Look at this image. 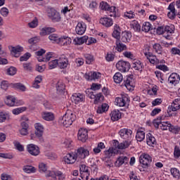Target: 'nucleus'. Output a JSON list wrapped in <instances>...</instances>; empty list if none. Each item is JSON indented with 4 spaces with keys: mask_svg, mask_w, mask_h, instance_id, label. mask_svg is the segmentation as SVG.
Here are the masks:
<instances>
[{
    "mask_svg": "<svg viewBox=\"0 0 180 180\" xmlns=\"http://www.w3.org/2000/svg\"><path fill=\"white\" fill-rule=\"evenodd\" d=\"M161 120H162V116L158 117L157 119L154 120L153 122V126L157 130L160 127L161 130H169V131L174 134L179 133V127L174 126L169 122H161Z\"/></svg>",
    "mask_w": 180,
    "mask_h": 180,
    "instance_id": "nucleus-1",
    "label": "nucleus"
},
{
    "mask_svg": "<svg viewBox=\"0 0 180 180\" xmlns=\"http://www.w3.org/2000/svg\"><path fill=\"white\" fill-rule=\"evenodd\" d=\"M139 162L143 168H149V167H151L153 158L148 153H142L139 157Z\"/></svg>",
    "mask_w": 180,
    "mask_h": 180,
    "instance_id": "nucleus-2",
    "label": "nucleus"
},
{
    "mask_svg": "<svg viewBox=\"0 0 180 180\" xmlns=\"http://www.w3.org/2000/svg\"><path fill=\"white\" fill-rule=\"evenodd\" d=\"M129 102H130V99L129 98V95L126 94H121V96L120 97H117L115 101V105L120 108H123V106L127 105Z\"/></svg>",
    "mask_w": 180,
    "mask_h": 180,
    "instance_id": "nucleus-3",
    "label": "nucleus"
},
{
    "mask_svg": "<svg viewBox=\"0 0 180 180\" xmlns=\"http://www.w3.org/2000/svg\"><path fill=\"white\" fill-rule=\"evenodd\" d=\"M34 134L36 137L39 139L41 143H43V141H44V139H43V134H44V127L41 123H36L34 124Z\"/></svg>",
    "mask_w": 180,
    "mask_h": 180,
    "instance_id": "nucleus-4",
    "label": "nucleus"
},
{
    "mask_svg": "<svg viewBox=\"0 0 180 180\" xmlns=\"http://www.w3.org/2000/svg\"><path fill=\"white\" fill-rule=\"evenodd\" d=\"M80 176L83 180L89 179V176L91 175V172H89V167L86 165H80L79 166Z\"/></svg>",
    "mask_w": 180,
    "mask_h": 180,
    "instance_id": "nucleus-5",
    "label": "nucleus"
},
{
    "mask_svg": "<svg viewBox=\"0 0 180 180\" xmlns=\"http://www.w3.org/2000/svg\"><path fill=\"white\" fill-rule=\"evenodd\" d=\"M116 68L121 72H127L130 70V63L124 60H119L116 64Z\"/></svg>",
    "mask_w": 180,
    "mask_h": 180,
    "instance_id": "nucleus-6",
    "label": "nucleus"
},
{
    "mask_svg": "<svg viewBox=\"0 0 180 180\" xmlns=\"http://www.w3.org/2000/svg\"><path fill=\"white\" fill-rule=\"evenodd\" d=\"M46 176H51L52 178V180H57V176L58 178V180H64L65 179V176L63 172L60 171L56 172H51V171H47L46 172Z\"/></svg>",
    "mask_w": 180,
    "mask_h": 180,
    "instance_id": "nucleus-7",
    "label": "nucleus"
},
{
    "mask_svg": "<svg viewBox=\"0 0 180 180\" xmlns=\"http://www.w3.org/2000/svg\"><path fill=\"white\" fill-rule=\"evenodd\" d=\"M86 40H88L87 36L76 38L72 37V39L69 37L68 43H70V44H75V46H81V44H84V43H86Z\"/></svg>",
    "mask_w": 180,
    "mask_h": 180,
    "instance_id": "nucleus-8",
    "label": "nucleus"
},
{
    "mask_svg": "<svg viewBox=\"0 0 180 180\" xmlns=\"http://www.w3.org/2000/svg\"><path fill=\"white\" fill-rule=\"evenodd\" d=\"M124 85L128 91H133V88H134V76L133 75L127 76L126 79H124Z\"/></svg>",
    "mask_w": 180,
    "mask_h": 180,
    "instance_id": "nucleus-9",
    "label": "nucleus"
},
{
    "mask_svg": "<svg viewBox=\"0 0 180 180\" xmlns=\"http://www.w3.org/2000/svg\"><path fill=\"white\" fill-rule=\"evenodd\" d=\"M70 100L72 103L78 105V103H81V102H85V96L81 93H75L70 97Z\"/></svg>",
    "mask_w": 180,
    "mask_h": 180,
    "instance_id": "nucleus-10",
    "label": "nucleus"
},
{
    "mask_svg": "<svg viewBox=\"0 0 180 180\" xmlns=\"http://www.w3.org/2000/svg\"><path fill=\"white\" fill-rule=\"evenodd\" d=\"M133 131L129 129H122L118 132V134L120 136L121 139L123 140H129L131 141V134Z\"/></svg>",
    "mask_w": 180,
    "mask_h": 180,
    "instance_id": "nucleus-11",
    "label": "nucleus"
},
{
    "mask_svg": "<svg viewBox=\"0 0 180 180\" xmlns=\"http://www.w3.org/2000/svg\"><path fill=\"white\" fill-rule=\"evenodd\" d=\"M77 158H80V160H85L86 157H89V151L88 149L80 147L77 150H75Z\"/></svg>",
    "mask_w": 180,
    "mask_h": 180,
    "instance_id": "nucleus-12",
    "label": "nucleus"
},
{
    "mask_svg": "<svg viewBox=\"0 0 180 180\" xmlns=\"http://www.w3.org/2000/svg\"><path fill=\"white\" fill-rule=\"evenodd\" d=\"M130 144H131V141L130 140H124L120 143H119V141H115L114 143V146L115 148H117V150H126V148H129V147H130Z\"/></svg>",
    "mask_w": 180,
    "mask_h": 180,
    "instance_id": "nucleus-13",
    "label": "nucleus"
},
{
    "mask_svg": "<svg viewBox=\"0 0 180 180\" xmlns=\"http://www.w3.org/2000/svg\"><path fill=\"white\" fill-rule=\"evenodd\" d=\"M27 150L29 153L31 154V155H34V157H37V155H39V154H40V148H39V146L33 143L27 145Z\"/></svg>",
    "mask_w": 180,
    "mask_h": 180,
    "instance_id": "nucleus-14",
    "label": "nucleus"
},
{
    "mask_svg": "<svg viewBox=\"0 0 180 180\" xmlns=\"http://www.w3.org/2000/svg\"><path fill=\"white\" fill-rule=\"evenodd\" d=\"M77 139L82 143H85L88 140V130L81 128L77 134Z\"/></svg>",
    "mask_w": 180,
    "mask_h": 180,
    "instance_id": "nucleus-15",
    "label": "nucleus"
},
{
    "mask_svg": "<svg viewBox=\"0 0 180 180\" xmlns=\"http://www.w3.org/2000/svg\"><path fill=\"white\" fill-rule=\"evenodd\" d=\"M84 78L87 81H92L94 79H99V78H101V72H90L89 73H86L84 75Z\"/></svg>",
    "mask_w": 180,
    "mask_h": 180,
    "instance_id": "nucleus-16",
    "label": "nucleus"
},
{
    "mask_svg": "<svg viewBox=\"0 0 180 180\" xmlns=\"http://www.w3.org/2000/svg\"><path fill=\"white\" fill-rule=\"evenodd\" d=\"M75 31L77 34L82 35L86 31V25L84 22H78Z\"/></svg>",
    "mask_w": 180,
    "mask_h": 180,
    "instance_id": "nucleus-17",
    "label": "nucleus"
},
{
    "mask_svg": "<svg viewBox=\"0 0 180 180\" xmlns=\"http://www.w3.org/2000/svg\"><path fill=\"white\" fill-rule=\"evenodd\" d=\"M131 32L129 31H124L122 32L120 39L122 43H129V41L131 40Z\"/></svg>",
    "mask_w": 180,
    "mask_h": 180,
    "instance_id": "nucleus-18",
    "label": "nucleus"
},
{
    "mask_svg": "<svg viewBox=\"0 0 180 180\" xmlns=\"http://www.w3.org/2000/svg\"><path fill=\"white\" fill-rule=\"evenodd\" d=\"M179 81L180 77L179 75H178L177 73H172L168 79V82H169V84H172L174 86L177 84H179Z\"/></svg>",
    "mask_w": 180,
    "mask_h": 180,
    "instance_id": "nucleus-19",
    "label": "nucleus"
},
{
    "mask_svg": "<svg viewBox=\"0 0 180 180\" xmlns=\"http://www.w3.org/2000/svg\"><path fill=\"white\" fill-rule=\"evenodd\" d=\"M21 129H20L21 136H27L29 134V124L27 122L22 121L21 122Z\"/></svg>",
    "mask_w": 180,
    "mask_h": 180,
    "instance_id": "nucleus-20",
    "label": "nucleus"
},
{
    "mask_svg": "<svg viewBox=\"0 0 180 180\" xmlns=\"http://www.w3.org/2000/svg\"><path fill=\"white\" fill-rule=\"evenodd\" d=\"M58 65L60 69L67 68L68 66V59L65 58V56L63 55L59 60H58Z\"/></svg>",
    "mask_w": 180,
    "mask_h": 180,
    "instance_id": "nucleus-21",
    "label": "nucleus"
},
{
    "mask_svg": "<svg viewBox=\"0 0 180 180\" xmlns=\"http://www.w3.org/2000/svg\"><path fill=\"white\" fill-rule=\"evenodd\" d=\"M110 116L112 122H117L120 119V117H122V113L119 110H113L110 114Z\"/></svg>",
    "mask_w": 180,
    "mask_h": 180,
    "instance_id": "nucleus-22",
    "label": "nucleus"
},
{
    "mask_svg": "<svg viewBox=\"0 0 180 180\" xmlns=\"http://www.w3.org/2000/svg\"><path fill=\"white\" fill-rule=\"evenodd\" d=\"M146 143L148 146H150V147H153L154 144H157V140L155 139V137L151 134V133L146 134Z\"/></svg>",
    "mask_w": 180,
    "mask_h": 180,
    "instance_id": "nucleus-23",
    "label": "nucleus"
},
{
    "mask_svg": "<svg viewBox=\"0 0 180 180\" xmlns=\"http://www.w3.org/2000/svg\"><path fill=\"white\" fill-rule=\"evenodd\" d=\"M136 139L137 141H139L140 143H141V141H143V140H144V139H146V132H144V129L139 128L137 130Z\"/></svg>",
    "mask_w": 180,
    "mask_h": 180,
    "instance_id": "nucleus-24",
    "label": "nucleus"
},
{
    "mask_svg": "<svg viewBox=\"0 0 180 180\" xmlns=\"http://www.w3.org/2000/svg\"><path fill=\"white\" fill-rule=\"evenodd\" d=\"M129 162V158L127 156H120L115 163V167H122V164H127Z\"/></svg>",
    "mask_w": 180,
    "mask_h": 180,
    "instance_id": "nucleus-25",
    "label": "nucleus"
},
{
    "mask_svg": "<svg viewBox=\"0 0 180 180\" xmlns=\"http://www.w3.org/2000/svg\"><path fill=\"white\" fill-rule=\"evenodd\" d=\"M100 23L105 27H110L113 25V20L109 18H102L100 19Z\"/></svg>",
    "mask_w": 180,
    "mask_h": 180,
    "instance_id": "nucleus-26",
    "label": "nucleus"
},
{
    "mask_svg": "<svg viewBox=\"0 0 180 180\" xmlns=\"http://www.w3.org/2000/svg\"><path fill=\"white\" fill-rule=\"evenodd\" d=\"M54 32H56L55 28L45 27L41 30L39 34L40 36H46V34H50V33H54Z\"/></svg>",
    "mask_w": 180,
    "mask_h": 180,
    "instance_id": "nucleus-27",
    "label": "nucleus"
},
{
    "mask_svg": "<svg viewBox=\"0 0 180 180\" xmlns=\"http://www.w3.org/2000/svg\"><path fill=\"white\" fill-rule=\"evenodd\" d=\"M145 56H146L150 64H160V60L157 58V56H153V53H149L148 56H147V53H145Z\"/></svg>",
    "mask_w": 180,
    "mask_h": 180,
    "instance_id": "nucleus-28",
    "label": "nucleus"
},
{
    "mask_svg": "<svg viewBox=\"0 0 180 180\" xmlns=\"http://www.w3.org/2000/svg\"><path fill=\"white\" fill-rule=\"evenodd\" d=\"M108 13V16H110L111 18H120V15L116 13V7L115 6H110L108 7V9L107 10Z\"/></svg>",
    "mask_w": 180,
    "mask_h": 180,
    "instance_id": "nucleus-29",
    "label": "nucleus"
},
{
    "mask_svg": "<svg viewBox=\"0 0 180 180\" xmlns=\"http://www.w3.org/2000/svg\"><path fill=\"white\" fill-rule=\"evenodd\" d=\"M59 124L66 129L68 127V115H67V112L59 120Z\"/></svg>",
    "mask_w": 180,
    "mask_h": 180,
    "instance_id": "nucleus-30",
    "label": "nucleus"
},
{
    "mask_svg": "<svg viewBox=\"0 0 180 180\" xmlns=\"http://www.w3.org/2000/svg\"><path fill=\"white\" fill-rule=\"evenodd\" d=\"M56 91L58 94H63L65 91V84L61 81H58L56 84Z\"/></svg>",
    "mask_w": 180,
    "mask_h": 180,
    "instance_id": "nucleus-31",
    "label": "nucleus"
},
{
    "mask_svg": "<svg viewBox=\"0 0 180 180\" xmlns=\"http://www.w3.org/2000/svg\"><path fill=\"white\" fill-rule=\"evenodd\" d=\"M153 30V25H151V23L148 22H146L143 24L142 28H141L142 32H144L145 33H148V32H150V30Z\"/></svg>",
    "mask_w": 180,
    "mask_h": 180,
    "instance_id": "nucleus-32",
    "label": "nucleus"
},
{
    "mask_svg": "<svg viewBox=\"0 0 180 180\" xmlns=\"http://www.w3.org/2000/svg\"><path fill=\"white\" fill-rule=\"evenodd\" d=\"M112 37H115L117 40H119L120 39V27L119 25H116L114 27V31L112 32Z\"/></svg>",
    "mask_w": 180,
    "mask_h": 180,
    "instance_id": "nucleus-33",
    "label": "nucleus"
},
{
    "mask_svg": "<svg viewBox=\"0 0 180 180\" xmlns=\"http://www.w3.org/2000/svg\"><path fill=\"white\" fill-rule=\"evenodd\" d=\"M77 158H78V156L77 155V152H72L69 153V158H68V164H74L75 161H77Z\"/></svg>",
    "mask_w": 180,
    "mask_h": 180,
    "instance_id": "nucleus-34",
    "label": "nucleus"
},
{
    "mask_svg": "<svg viewBox=\"0 0 180 180\" xmlns=\"http://www.w3.org/2000/svg\"><path fill=\"white\" fill-rule=\"evenodd\" d=\"M15 102H16V98L11 96H8L6 100L5 101V103L8 106H15Z\"/></svg>",
    "mask_w": 180,
    "mask_h": 180,
    "instance_id": "nucleus-35",
    "label": "nucleus"
},
{
    "mask_svg": "<svg viewBox=\"0 0 180 180\" xmlns=\"http://www.w3.org/2000/svg\"><path fill=\"white\" fill-rule=\"evenodd\" d=\"M109 110V105L107 103H103L101 106H99L96 110L97 113H104V112H108Z\"/></svg>",
    "mask_w": 180,
    "mask_h": 180,
    "instance_id": "nucleus-36",
    "label": "nucleus"
},
{
    "mask_svg": "<svg viewBox=\"0 0 180 180\" xmlns=\"http://www.w3.org/2000/svg\"><path fill=\"white\" fill-rule=\"evenodd\" d=\"M114 82L120 84L123 81V75L120 72H116L113 76Z\"/></svg>",
    "mask_w": 180,
    "mask_h": 180,
    "instance_id": "nucleus-37",
    "label": "nucleus"
},
{
    "mask_svg": "<svg viewBox=\"0 0 180 180\" xmlns=\"http://www.w3.org/2000/svg\"><path fill=\"white\" fill-rule=\"evenodd\" d=\"M42 117L44 120L48 122H51V120H54V115L52 112H44L42 115Z\"/></svg>",
    "mask_w": 180,
    "mask_h": 180,
    "instance_id": "nucleus-38",
    "label": "nucleus"
},
{
    "mask_svg": "<svg viewBox=\"0 0 180 180\" xmlns=\"http://www.w3.org/2000/svg\"><path fill=\"white\" fill-rule=\"evenodd\" d=\"M22 51H23V48L22 46L13 47L11 49V53L12 54H14L15 57H19V53H22ZM18 54V56H16Z\"/></svg>",
    "mask_w": 180,
    "mask_h": 180,
    "instance_id": "nucleus-39",
    "label": "nucleus"
},
{
    "mask_svg": "<svg viewBox=\"0 0 180 180\" xmlns=\"http://www.w3.org/2000/svg\"><path fill=\"white\" fill-rule=\"evenodd\" d=\"M22 169L24 172H26L27 174H32L36 172V167L30 165L25 166Z\"/></svg>",
    "mask_w": 180,
    "mask_h": 180,
    "instance_id": "nucleus-40",
    "label": "nucleus"
},
{
    "mask_svg": "<svg viewBox=\"0 0 180 180\" xmlns=\"http://www.w3.org/2000/svg\"><path fill=\"white\" fill-rule=\"evenodd\" d=\"M116 50L118 51L120 53H122V51H124V50L127 49V46L126 45L120 43L119 41H117L116 42Z\"/></svg>",
    "mask_w": 180,
    "mask_h": 180,
    "instance_id": "nucleus-41",
    "label": "nucleus"
},
{
    "mask_svg": "<svg viewBox=\"0 0 180 180\" xmlns=\"http://www.w3.org/2000/svg\"><path fill=\"white\" fill-rule=\"evenodd\" d=\"M49 40L51 41H58L59 43H61L63 41V38H59L58 35L57 34H51L49 36Z\"/></svg>",
    "mask_w": 180,
    "mask_h": 180,
    "instance_id": "nucleus-42",
    "label": "nucleus"
},
{
    "mask_svg": "<svg viewBox=\"0 0 180 180\" xmlns=\"http://www.w3.org/2000/svg\"><path fill=\"white\" fill-rule=\"evenodd\" d=\"M132 67H133V68H134V70H136L139 71V70H141L143 68V64L141 63V62L140 60H134L133 61Z\"/></svg>",
    "mask_w": 180,
    "mask_h": 180,
    "instance_id": "nucleus-43",
    "label": "nucleus"
},
{
    "mask_svg": "<svg viewBox=\"0 0 180 180\" xmlns=\"http://www.w3.org/2000/svg\"><path fill=\"white\" fill-rule=\"evenodd\" d=\"M12 86L15 89H19L20 91H22V92H25V91H26V86H25V85H23L21 83L13 84Z\"/></svg>",
    "mask_w": 180,
    "mask_h": 180,
    "instance_id": "nucleus-44",
    "label": "nucleus"
},
{
    "mask_svg": "<svg viewBox=\"0 0 180 180\" xmlns=\"http://www.w3.org/2000/svg\"><path fill=\"white\" fill-rule=\"evenodd\" d=\"M103 95H102V93H100L96 95V98H94V103L95 105H98V103H101V102H103Z\"/></svg>",
    "mask_w": 180,
    "mask_h": 180,
    "instance_id": "nucleus-45",
    "label": "nucleus"
},
{
    "mask_svg": "<svg viewBox=\"0 0 180 180\" xmlns=\"http://www.w3.org/2000/svg\"><path fill=\"white\" fill-rule=\"evenodd\" d=\"M170 172L172 175L174 176V178H176L177 179H179L180 177V173L179 170L176 168H172L170 169Z\"/></svg>",
    "mask_w": 180,
    "mask_h": 180,
    "instance_id": "nucleus-46",
    "label": "nucleus"
},
{
    "mask_svg": "<svg viewBox=\"0 0 180 180\" xmlns=\"http://www.w3.org/2000/svg\"><path fill=\"white\" fill-rule=\"evenodd\" d=\"M26 110V107H20L12 110L13 115H20V113Z\"/></svg>",
    "mask_w": 180,
    "mask_h": 180,
    "instance_id": "nucleus-47",
    "label": "nucleus"
},
{
    "mask_svg": "<svg viewBox=\"0 0 180 180\" xmlns=\"http://www.w3.org/2000/svg\"><path fill=\"white\" fill-rule=\"evenodd\" d=\"M153 49L158 54H162V46L160 44H155L153 45Z\"/></svg>",
    "mask_w": 180,
    "mask_h": 180,
    "instance_id": "nucleus-48",
    "label": "nucleus"
},
{
    "mask_svg": "<svg viewBox=\"0 0 180 180\" xmlns=\"http://www.w3.org/2000/svg\"><path fill=\"white\" fill-rule=\"evenodd\" d=\"M58 65V60L56 59L49 63V70H53Z\"/></svg>",
    "mask_w": 180,
    "mask_h": 180,
    "instance_id": "nucleus-49",
    "label": "nucleus"
},
{
    "mask_svg": "<svg viewBox=\"0 0 180 180\" xmlns=\"http://www.w3.org/2000/svg\"><path fill=\"white\" fill-rule=\"evenodd\" d=\"M84 58L86 59V63L87 64H91L94 61V56L91 54L86 53L84 56Z\"/></svg>",
    "mask_w": 180,
    "mask_h": 180,
    "instance_id": "nucleus-50",
    "label": "nucleus"
},
{
    "mask_svg": "<svg viewBox=\"0 0 180 180\" xmlns=\"http://www.w3.org/2000/svg\"><path fill=\"white\" fill-rule=\"evenodd\" d=\"M13 144H14L16 150H18V151H25V148L23 147V145L20 144V143H19V141H15L13 142Z\"/></svg>",
    "mask_w": 180,
    "mask_h": 180,
    "instance_id": "nucleus-51",
    "label": "nucleus"
},
{
    "mask_svg": "<svg viewBox=\"0 0 180 180\" xmlns=\"http://www.w3.org/2000/svg\"><path fill=\"white\" fill-rule=\"evenodd\" d=\"M39 172H47V165L45 163H39Z\"/></svg>",
    "mask_w": 180,
    "mask_h": 180,
    "instance_id": "nucleus-52",
    "label": "nucleus"
},
{
    "mask_svg": "<svg viewBox=\"0 0 180 180\" xmlns=\"http://www.w3.org/2000/svg\"><path fill=\"white\" fill-rule=\"evenodd\" d=\"M105 60L108 63H110V61H113V60H115V54L112 53H107L105 56Z\"/></svg>",
    "mask_w": 180,
    "mask_h": 180,
    "instance_id": "nucleus-53",
    "label": "nucleus"
},
{
    "mask_svg": "<svg viewBox=\"0 0 180 180\" xmlns=\"http://www.w3.org/2000/svg\"><path fill=\"white\" fill-rule=\"evenodd\" d=\"M30 57H32V54H30L29 52H27L20 58V61H27Z\"/></svg>",
    "mask_w": 180,
    "mask_h": 180,
    "instance_id": "nucleus-54",
    "label": "nucleus"
},
{
    "mask_svg": "<svg viewBox=\"0 0 180 180\" xmlns=\"http://www.w3.org/2000/svg\"><path fill=\"white\" fill-rule=\"evenodd\" d=\"M51 19L53 20V22H60V20H61L60 13L56 12V13H55L54 15L51 18Z\"/></svg>",
    "mask_w": 180,
    "mask_h": 180,
    "instance_id": "nucleus-55",
    "label": "nucleus"
},
{
    "mask_svg": "<svg viewBox=\"0 0 180 180\" xmlns=\"http://www.w3.org/2000/svg\"><path fill=\"white\" fill-rule=\"evenodd\" d=\"M40 41L39 37H34L29 39L28 42L30 44H36V43H39Z\"/></svg>",
    "mask_w": 180,
    "mask_h": 180,
    "instance_id": "nucleus-56",
    "label": "nucleus"
},
{
    "mask_svg": "<svg viewBox=\"0 0 180 180\" xmlns=\"http://www.w3.org/2000/svg\"><path fill=\"white\" fill-rule=\"evenodd\" d=\"M23 68L25 71H29L30 72L33 70L32 64L30 63H23Z\"/></svg>",
    "mask_w": 180,
    "mask_h": 180,
    "instance_id": "nucleus-57",
    "label": "nucleus"
},
{
    "mask_svg": "<svg viewBox=\"0 0 180 180\" xmlns=\"http://www.w3.org/2000/svg\"><path fill=\"white\" fill-rule=\"evenodd\" d=\"M109 7H110L109 4H108V3H106L105 1H101L100 3V8H101V9H102V11H108Z\"/></svg>",
    "mask_w": 180,
    "mask_h": 180,
    "instance_id": "nucleus-58",
    "label": "nucleus"
},
{
    "mask_svg": "<svg viewBox=\"0 0 180 180\" xmlns=\"http://www.w3.org/2000/svg\"><path fill=\"white\" fill-rule=\"evenodd\" d=\"M179 47H180V45L179 46ZM170 53L173 54V56H176V54L178 56H180V48L179 49L175 48V47L172 48Z\"/></svg>",
    "mask_w": 180,
    "mask_h": 180,
    "instance_id": "nucleus-59",
    "label": "nucleus"
},
{
    "mask_svg": "<svg viewBox=\"0 0 180 180\" xmlns=\"http://www.w3.org/2000/svg\"><path fill=\"white\" fill-rule=\"evenodd\" d=\"M132 27L135 32H140V30H141V26H140L138 22H134L132 24Z\"/></svg>",
    "mask_w": 180,
    "mask_h": 180,
    "instance_id": "nucleus-60",
    "label": "nucleus"
},
{
    "mask_svg": "<svg viewBox=\"0 0 180 180\" xmlns=\"http://www.w3.org/2000/svg\"><path fill=\"white\" fill-rule=\"evenodd\" d=\"M7 74L8 75H15L16 74V68L11 67L7 69Z\"/></svg>",
    "mask_w": 180,
    "mask_h": 180,
    "instance_id": "nucleus-61",
    "label": "nucleus"
},
{
    "mask_svg": "<svg viewBox=\"0 0 180 180\" xmlns=\"http://www.w3.org/2000/svg\"><path fill=\"white\" fill-rule=\"evenodd\" d=\"M37 25H39V22L37 19H34L32 22L28 23V26L32 29H34V27H37Z\"/></svg>",
    "mask_w": 180,
    "mask_h": 180,
    "instance_id": "nucleus-62",
    "label": "nucleus"
},
{
    "mask_svg": "<svg viewBox=\"0 0 180 180\" xmlns=\"http://www.w3.org/2000/svg\"><path fill=\"white\" fill-rule=\"evenodd\" d=\"M174 158H180V149H179V147H178L177 146L174 147Z\"/></svg>",
    "mask_w": 180,
    "mask_h": 180,
    "instance_id": "nucleus-63",
    "label": "nucleus"
},
{
    "mask_svg": "<svg viewBox=\"0 0 180 180\" xmlns=\"http://www.w3.org/2000/svg\"><path fill=\"white\" fill-rule=\"evenodd\" d=\"M176 16V11H169L167 13V17L169 19L174 20L175 17Z\"/></svg>",
    "mask_w": 180,
    "mask_h": 180,
    "instance_id": "nucleus-64",
    "label": "nucleus"
}]
</instances>
